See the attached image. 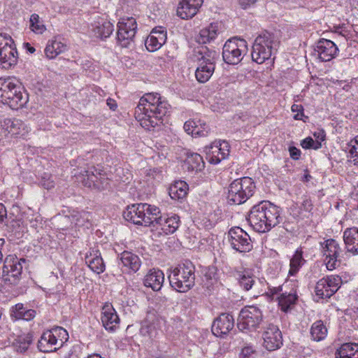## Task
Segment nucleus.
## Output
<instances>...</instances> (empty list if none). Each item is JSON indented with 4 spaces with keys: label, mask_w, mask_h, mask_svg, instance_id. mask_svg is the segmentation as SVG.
Listing matches in <instances>:
<instances>
[{
    "label": "nucleus",
    "mask_w": 358,
    "mask_h": 358,
    "mask_svg": "<svg viewBox=\"0 0 358 358\" xmlns=\"http://www.w3.org/2000/svg\"><path fill=\"white\" fill-rule=\"evenodd\" d=\"M346 151L354 158L355 164H357L356 160L358 157V135L347 143Z\"/></svg>",
    "instance_id": "de8ad7c7"
},
{
    "label": "nucleus",
    "mask_w": 358,
    "mask_h": 358,
    "mask_svg": "<svg viewBox=\"0 0 358 358\" xmlns=\"http://www.w3.org/2000/svg\"><path fill=\"white\" fill-rule=\"evenodd\" d=\"M321 245L327 268L332 271L339 265L343 250L338 242L332 238L326 240Z\"/></svg>",
    "instance_id": "f3484780"
},
{
    "label": "nucleus",
    "mask_w": 358,
    "mask_h": 358,
    "mask_svg": "<svg viewBox=\"0 0 358 358\" xmlns=\"http://www.w3.org/2000/svg\"><path fill=\"white\" fill-rule=\"evenodd\" d=\"M4 124L9 133L20 137H24L30 131V128L23 121L16 118L5 120Z\"/></svg>",
    "instance_id": "2f4dec72"
},
{
    "label": "nucleus",
    "mask_w": 358,
    "mask_h": 358,
    "mask_svg": "<svg viewBox=\"0 0 358 358\" xmlns=\"http://www.w3.org/2000/svg\"><path fill=\"white\" fill-rule=\"evenodd\" d=\"M117 44L122 48H130L134 43L137 23L134 17L122 18L117 23Z\"/></svg>",
    "instance_id": "9b49d317"
},
{
    "label": "nucleus",
    "mask_w": 358,
    "mask_h": 358,
    "mask_svg": "<svg viewBox=\"0 0 358 358\" xmlns=\"http://www.w3.org/2000/svg\"><path fill=\"white\" fill-rule=\"evenodd\" d=\"M229 154V145L228 143L223 141L219 145L215 144L210 146L206 153V159L210 164H217L222 160L226 159Z\"/></svg>",
    "instance_id": "bb28decb"
},
{
    "label": "nucleus",
    "mask_w": 358,
    "mask_h": 358,
    "mask_svg": "<svg viewBox=\"0 0 358 358\" xmlns=\"http://www.w3.org/2000/svg\"><path fill=\"white\" fill-rule=\"evenodd\" d=\"M166 30L163 27H157L150 32L145 41L148 51L155 52L159 50L166 41Z\"/></svg>",
    "instance_id": "5701e85b"
},
{
    "label": "nucleus",
    "mask_w": 358,
    "mask_h": 358,
    "mask_svg": "<svg viewBox=\"0 0 358 358\" xmlns=\"http://www.w3.org/2000/svg\"><path fill=\"white\" fill-rule=\"evenodd\" d=\"M66 50V46L64 43L57 40H52L48 41L45 48V54L47 58L52 59L64 52Z\"/></svg>",
    "instance_id": "ea45409f"
},
{
    "label": "nucleus",
    "mask_w": 358,
    "mask_h": 358,
    "mask_svg": "<svg viewBox=\"0 0 358 358\" xmlns=\"http://www.w3.org/2000/svg\"><path fill=\"white\" fill-rule=\"evenodd\" d=\"M264 346L268 351L279 349L282 345V333L277 325L268 324L263 332Z\"/></svg>",
    "instance_id": "6ab92c4d"
},
{
    "label": "nucleus",
    "mask_w": 358,
    "mask_h": 358,
    "mask_svg": "<svg viewBox=\"0 0 358 358\" xmlns=\"http://www.w3.org/2000/svg\"><path fill=\"white\" fill-rule=\"evenodd\" d=\"M185 164L189 171L199 172L202 171L205 166L203 157L195 152H187Z\"/></svg>",
    "instance_id": "c9c22d12"
},
{
    "label": "nucleus",
    "mask_w": 358,
    "mask_h": 358,
    "mask_svg": "<svg viewBox=\"0 0 358 358\" xmlns=\"http://www.w3.org/2000/svg\"><path fill=\"white\" fill-rule=\"evenodd\" d=\"M357 209H358V203H357Z\"/></svg>",
    "instance_id": "774afa93"
},
{
    "label": "nucleus",
    "mask_w": 358,
    "mask_h": 358,
    "mask_svg": "<svg viewBox=\"0 0 358 358\" xmlns=\"http://www.w3.org/2000/svg\"><path fill=\"white\" fill-rule=\"evenodd\" d=\"M118 266L123 273L132 274L141 268L142 262L140 257L129 251H124L117 257Z\"/></svg>",
    "instance_id": "aec40b11"
},
{
    "label": "nucleus",
    "mask_w": 358,
    "mask_h": 358,
    "mask_svg": "<svg viewBox=\"0 0 358 358\" xmlns=\"http://www.w3.org/2000/svg\"><path fill=\"white\" fill-rule=\"evenodd\" d=\"M343 238L347 251L354 255H358V228L346 229L343 232Z\"/></svg>",
    "instance_id": "7c9ffc66"
},
{
    "label": "nucleus",
    "mask_w": 358,
    "mask_h": 358,
    "mask_svg": "<svg viewBox=\"0 0 358 358\" xmlns=\"http://www.w3.org/2000/svg\"><path fill=\"white\" fill-rule=\"evenodd\" d=\"M257 0H239L241 8L245 10L255 5Z\"/></svg>",
    "instance_id": "4d7b16f0"
},
{
    "label": "nucleus",
    "mask_w": 358,
    "mask_h": 358,
    "mask_svg": "<svg viewBox=\"0 0 358 358\" xmlns=\"http://www.w3.org/2000/svg\"><path fill=\"white\" fill-rule=\"evenodd\" d=\"M297 298L298 296L295 291L280 294V296H278V305L280 310L285 313L288 312L296 303Z\"/></svg>",
    "instance_id": "4c0bfd02"
},
{
    "label": "nucleus",
    "mask_w": 358,
    "mask_h": 358,
    "mask_svg": "<svg viewBox=\"0 0 358 358\" xmlns=\"http://www.w3.org/2000/svg\"><path fill=\"white\" fill-rule=\"evenodd\" d=\"M263 320L262 310L255 306H247L241 309L237 326L241 331H255Z\"/></svg>",
    "instance_id": "9d476101"
},
{
    "label": "nucleus",
    "mask_w": 358,
    "mask_h": 358,
    "mask_svg": "<svg viewBox=\"0 0 358 358\" xmlns=\"http://www.w3.org/2000/svg\"><path fill=\"white\" fill-rule=\"evenodd\" d=\"M314 50L321 61L328 62L336 55L338 49L333 41L321 38L316 43Z\"/></svg>",
    "instance_id": "4be33fe9"
},
{
    "label": "nucleus",
    "mask_w": 358,
    "mask_h": 358,
    "mask_svg": "<svg viewBox=\"0 0 358 358\" xmlns=\"http://www.w3.org/2000/svg\"><path fill=\"white\" fill-rule=\"evenodd\" d=\"M219 27L218 23H210L200 31L196 37V41L200 44H206L214 41L220 33Z\"/></svg>",
    "instance_id": "473e14b6"
},
{
    "label": "nucleus",
    "mask_w": 358,
    "mask_h": 358,
    "mask_svg": "<svg viewBox=\"0 0 358 358\" xmlns=\"http://www.w3.org/2000/svg\"><path fill=\"white\" fill-rule=\"evenodd\" d=\"M164 281V273L157 268L150 269L145 275L143 284L147 287H150L153 291H159Z\"/></svg>",
    "instance_id": "c756f323"
},
{
    "label": "nucleus",
    "mask_w": 358,
    "mask_h": 358,
    "mask_svg": "<svg viewBox=\"0 0 358 358\" xmlns=\"http://www.w3.org/2000/svg\"><path fill=\"white\" fill-rule=\"evenodd\" d=\"M90 214L87 212H76L71 215L72 222H74L76 226H82L84 224V220H87Z\"/></svg>",
    "instance_id": "8fccbe9b"
},
{
    "label": "nucleus",
    "mask_w": 358,
    "mask_h": 358,
    "mask_svg": "<svg viewBox=\"0 0 358 358\" xmlns=\"http://www.w3.org/2000/svg\"><path fill=\"white\" fill-rule=\"evenodd\" d=\"M280 292H282V287L280 286L269 287L268 289V293L273 296L275 294H280Z\"/></svg>",
    "instance_id": "bf43d9fd"
},
{
    "label": "nucleus",
    "mask_w": 358,
    "mask_h": 358,
    "mask_svg": "<svg viewBox=\"0 0 358 358\" xmlns=\"http://www.w3.org/2000/svg\"><path fill=\"white\" fill-rule=\"evenodd\" d=\"M101 319L107 331H114L119 326L120 318L111 304L106 303L103 306Z\"/></svg>",
    "instance_id": "a878e982"
},
{
    "label": "nucleus",
    "mask_w": 358,
    "mask_h": 358,
    "mask_svg": "<svg viewBox=\"0 0 358 358\" xmlns=\"http://www.w3.org/2000/svg\"><path fill=\"white\" fill-rule=\"evenodd\" d=\"M199 66L195 71V76L199 83H206L212 76L215 71V64L198 61Z\"/></svg>",
    "instance_id": "58836bf2"
},
{
    "label": "nucleus",
    "mask_w": 358,
    "mask_h": 358,
    "mask_svg": "<svg viewBox=\"0 0 358 358\" xmlns=\"http://www.w3.org/2000/svg\"><path fill=\"white\" fill-rule=\"evenodd\" d=\"M168 278L173 289L185 293L195 285V266L190 261L185 260L171 270Z\"/></svg>",
    "instance_id": "20e7f679"
},
{
    "label": "nucleus",
    "mask_w": 358,
    "mask_h": 358,
    "mask_svg": "<svg viewBox=\"0 0 358 358\" xmlns=\"http://www.w3.org/2000/svg\"><path fill=\"white\" fill-rule=\"evenodd\" d=\"M227 236L231 247L237 252H248L253 248L250 236L238 227L231 228Z\"/></svg>",
    "instance_id": "dca6fc26"
},
{
    "label": "nucleus",
    "mask_w": 358,
    "mask_h": 358,
    "mask_svg": "<svg viewBox=\"0 0 358 358\" xmlns=\"http://www.w3.org/2000/svg\"><path fill=\"white\" fill-rule=\"evenodd\" d=\"M292 112H296L297 113L294 115V118L297 120H303V117H304L303 114V108L301 105L294 104L292 106Z\"/></svg>",
    "instance_id": "3c124183"
},
{
    "label": "nucleus",
    "mask_w": 358,
    "mask_h": 358,
    "mask_svg": "<svg viewBox=\"0 0 358 358\" xmlns=\"http://www.w3.org/2000/svg\"><path fill=\"white\" fill-rule=\"evenodd\" d=\"M18 53L13 40L0 35V67L8 69L17 64Z\"/></svg>",
    "instance_id": "2eb2a0df"
},
{
    "label": "nucleus",
    "mask_w": 358,
    "mask_h": 358,
    "mask_svg": "<svg viewBox=\"0 0 358 358\" xmlns=\"http://www.w3.org/2000/svg\"><path fill=\"white\" fill-rule=\"evenodd\" d=\"M180 217L177 215L171 217L162 215L161 210L157 216H155L152 227L160 230L165 235L173 234L180 226Z\"/></svg>",
    "instance_id": "a211bd4d"
},
{
    "label": "nucleus",
    "mask_w": 358,
    "mask_h": 358,
    "mask_svg": "<svg viewBox=\"0 0 358 358\" xmlns=\"http://www.w3.org/2000/svg\"><path fill=\"white\" fill-rule=\"evenodd\" d=\"M85 261L89 268L94 273L100 274L105 271V264L99 250L90 248L85 254Z\"/></svg>",
    "instance_id": "c85d7f7f"
},
{
    "label": "nucleus",
    "mask_w": 358,
    "mask_h": 358,
    "mask_svg": "<svg viewBox=\"0 0 358 358\" xmlns=\"http://www.w3.org/2000/svg\"><path fill=\"white\" fill-rule=\"evenodd\" d=\"M162 319L150 314L143 321L140 333L143 336L152 338L157 336Z\"/></svg>",
    "instance_id": "cd10ccee"
},
{
    "label": "nucleus",
    "mask_w": 358,
    "mask_h": 358,
    "mask_svg": "<svg viewBox=\"0 0 358 358\" xmlns=\"http://www.w3.org/2000/svg\"><path fill=\"white\" fill-rule=\"evenodd\" d=\"M203 0H181L177 8V15L182 19L194 17L199 11Z\"/></svg>",
    "instance_id": "393cba45"
},
{
    "label": "nucleus",
    "mask_w": 358,
    "mask_h": 358,
    "mask_svg": "<svg viewBox=\"0 0 358 358\" xmlns=\"http://www.w3.org/2000/svg\"><path fill=\"white\" fill-rule=\"evenodd\" d=\"M314 136L317 138V141H319L320 143L321 141H324L325 139V134L324 131H320L318 133H315Z\"/></svg>",
    "instance_id": "e2e57ef3"
},
{
    "label": "nucleus",
    "mask_w": 358,
    "mask_h": 358,
    "mask_svg": "<svg viewBox=\"0 0 358 358\" xmlns=\"http://www.w3.org/2000/svg\"><path fill=\"white\" fill-rule=\"evenodd\" d=\"M234 327V317L229 313H222L212 324V332L216 336H223L229 333Z\"/></svg>",
    "instance_id": "412c9836"
},
{
    "label": "nucleus",
    "mask_w": 358,
    "mask_h": 358,
    "mask_svg": "<svg viewBox=\"0 0 358 358\" xmlns=\"http://www.w3.org/2000/svg\"><path fill=\"white\" fill-rule=\"evenodd\" d=\"M237 279L240 286L245 291L251 289L255 285L257 280H258L249 271L238 272Z\"/></svg>",
    "instance_id": "79ce46f5"
},
{
    "label": "nucleus",
    "mask_w": 358,
    "mask_h": 358,
    "mask_svg": "<svg viewBox=\"0 0 358 358\" xmlns=\"http://www.w3.org/2000/svg\"><path fill=\"white\" fill-rule=\"evenodd\" d=\"M341 285L342 279L339 275H327L317 281L315 287V292L320 299H327L339 289Z\"/></svg>",
    "instance_id": "4468645a"
},
{
    "label": "nucleus",
    "mask_w": 358,
    "mask_h": 358,
    "mask_svg": "<svg viewBox=\"0 0 358 358\" xmlns=\"http://www.w3.org/2000/svg\"><path fill=\"white\" fill-rule=\"evenodd\" d=\"M30 28L36 34H43L46 28L43 24V22L40 20L38 15L34 13L30 17Z\"/></svg>",
    "instance_id": "49530a36"
},
{
    "label": "nucleus",
    "mask_w": 358,
    "mask_h": 358,
    "mask_svg": "<svg viewBox=\"0 0 358 358\" xmlns=\"http://www.w3.org/2000/svg\"><path fill=\"white\" fill-rule=\"evenodd\" d=\"M68 336L65 329L55 327L43 332L38 342V348L43 352H54L62 346Z\"/></svg>",
    "instance_id": "6e6552de"
},
{
    "label": "nucleus",
    "mask_w": 358,
    "mask_h": 358,
    "mask_svg": "<svg viewBox=\"0 0 358 358\" xmlns=\"http://www.w3.org/2000/svg\"><path fill=\"white\" fill-rule=\"evenodd\" d=\"M354 80H355L354 81L355 83H357L358 84V78H355Z\"/></svg>",
    "instance_id": "338daca9"
},
{
    "label": "nucleus",
    "mask_w": 358,
    "mask_h": 358,
    "mask_svg": "<svg viewBox=\"0 0 358 358\" xmlns=\"http://www.w3.org/2000/svg\"><path fill=\"white\" fill-rule=\"evenodd\" d=\"M114 30L113 24L106 20H101L92 24V31L94 36L104 39L110 36Z\"/></svg>",
    "instance_id": "72a5a7b5"
},
{
    "label": "nucleus",
    "mask_w": 358,
    "mask_h": 358,
    "mask_svg": "<svg viewBox=\"0 0 358 358\" xmlns=\"http://www.w3.org/2000/svg\"><path fill=\"white\" fill-rule=\"evenodd\" d=\"M29 101L28 94L15 78H0V102L13 110L23 108Z\"/></svg>",
    "instance_id": "7ed1b4c3"
},
{
    "label": "nucleus",
    "mask_w": 358,
    "mask_h": 358,
    "mask_svg": "<svg viewBox=\"0 0 358 358\" xmlns=\"http://www.w3.org/2000/svg\"><path fill=\"white\" fill-rule=\"evenodd\" d=\"M189 189L186 182L179 180L171 184L169 188V194L172 199L180 200L186 197Z\"/></svg>",
    "instance_id": "f704fd0d"
},
{
    "label": "nucleus",
    "mask_w": 358,
    "mask_h": 358,
    "mask_svg": "<svg viewBox=\"0 0 358 358\" xmlns=\"http://www.w3.org/2000/svg\"><path fill=\"white\" fill-rule=\"evenodd\" d=\"M159 213V208L147 203L129 205L123 213L124 219L131 223L152 227L155 216Z\"/></svg>",
    "instance_id": "423d86ee"
},
{
    "label": "nucleus",
    "mask_w": 358,
    "mask_h": 358,
    "mask_svg": "<svg viewBox=\"0 0 358 358\" xmlns=\"http://www.w3.org/2000/svg\"><path fill=\"white\" fill-rule=\"evenodd\" d=\"M107 105L110 108V109L115 110L117 108V103L116 101L113 99H107Z\"/></svg>",
    "instance_id": "680f3d73"
},
{
    "label": "nucleus",
    "mask_w": 358,
    "mask_h": 358,
    "mask_svg": "<svg viewBox=\"0 0 358 358\" xmlns=\"http://www.w3.org/2000/svg\"><path fill=\"white\" fill-rule=\"evenodd\" d=\"M26 262L24 258L18 259L15 255H8L3 263V278L11 285H16L22 272V264Z\"/></svg>",
    "instance_id": "ddd939ff"
},
{
    "label": "nucleus",
    "mask_w": 358,
    "mask_h": 358,
    "mask_svg": "<svg viewBox=\"0 0 358 358\" xmlns=\"http://www.w3.org/2000/svg\"><path fill=\"white\" fill-rule=\"evenodd\" d=\"M255 350L252 345H248L244 347L240 354V358H250Z\"/></svg>",
    "instance_id": "603ef678"
},
{
    "label": "nucleus",
    "mask_w": 358,
    "mask_h": 358,
    "mask_svg": "<svg viewBox=\"0 0 358 358\" xmlns=\"http://www.w3.org/2000/svg\"><path fill=\"white\" fill-rule=\"evenodd\" d=\"M256 186L249 177L234 180L229 185L227 194L228 203L239 205L245 202L255 192Z\"/></svg>",
    "instance_id": "0eeeda50"
},
{
    "label": "nucleus",
    "mask_w": 358,
    "mask_h": 358,
    "mask_svg": "<svg viewBox=\"0 0 358 358\" xmlns=\"http://www.w3.org/2000/svg\"><path fill=\"white\" fill-rule=\"evenodd\" d=\"M36 312L32 309H27L23 304L17 303L10 310V317L14 320H31L35 317Z\"/></svg>",
    "instance_id": "e433bc0d"
},
{
    "label": "nucleus",
    "mask_w": 358,
    "mask_h": 358,
    "mask_svg": "<svg viewBox=\"0 0 358 358\" xmlns=\"http://www.w3.org/2000/svg\"><path fill=\"white\" fill-rule=\"evenodd\" d=\"M327 328L322 320L315 321L310 328V336L313 341H320L327 336Z\"/></svg>",
    "instance_id": "37998d69"
},
{
    "label": "nucleus",
    "mask_w": 358,
    "mask_h": 358,
    "mask_svg": "<svg viewBox=\"0 0 358 358\" xmlns=\"http://www.w3.org/2000/svg\"><path fill=\"white\" fill-rule=\"evenodd\" d=\"M280 207L268 201H262L253 206L248 214L250 226L259 233H266L282 220Z\"/></svg>",
    "instance_id": "f03ea898"
},
{
    "label": "nucleus",
    "mask_w": 358,
    "mask_h": 358,
    "mask_svg": "<svg viewBox=\"0 0 358 358\" xmlns=\"http://www.w3.org/2000/svg\"><path fill=\"white\" fill-rule=\"evenodd\" d=\"M311 176L308 173H306L304 174L303 177V180L305 181V182H308L310 178H311Z\"/></svg>",
    "instance_id": "69168bd1"
},
{
    "label": "nucleus",
    "mask_w": 358,
    "mask_h": 358,
    "mask_svg": "<svg viewBox=\"0 0 358 358\" xmlns=\"http://www.w3.org/2000/svg\"><path fill=\"white\" fill-rule=\"evenodd\" d=\"M170 105L158 93H147L135 108L136 120L142 127L150 130L162 123V118L169 112Z\"/></svg>",
    "instance_id": "f257e3e1"
},
{
    "label": "nucleus",
    "mask_w": 358,
    "mask_h": 358,
    "mask_svg": "<svg viewBox=\"0 0 358 358\" xmlns=\"http://www.w3.org/2000/svg\"><path fill=\"white\" fill-rule=\"evenodd\" d=\"M301 207L304 210L307 212H310L313 209V203L311 200L308 197L304 196L303 198Z\"/></svg>",
    "instance_id": "6e6d98bb"
},
{
    "label": "nucleus",
    "mask_w": 358,
    "mask_h": 358,
    "mask_svg": "<svg viewBox=\"0 0 358 358\" xmlns=\"http://www.w3.org/2000/svg\"><path fill=\"white\" fill-rule=\"evenodd\" d=\"M24 46L26 48V50L30 53H34L36 51V49L33 46H31V44L29 43H24Z\"/></svg>",
    "instance_id": "0e129e2a"
},
{
    "label": "nucleus",
    "mask_w": 358,
    "mask_h": 358,
    "mask_svg": "<svg viewBox=\"0 0 358 358\" xmlns=\"http://www.w3.org/2000/svg\"><path fill=\"white\" fill-rule=\"evenodd\" d=\"M47 176V178L45 176L42 178L41 184L44 188L50 189L55 187V182L53 180H50L48 176Z\"/></svg>",
    "instance_id": "5fc2aeb1"
},
{
    "label": "nucleus",
    "mask_w": 358,
    "mask_h": 358,
    "mask_svg": "<svg viewBox=\"0 0 358 358\" xmlns=\"http://www.w3.org/2000/svg\"><path fill=\"white\" fill-rule=\"evenodd\" d=\"M301 145L304 149L318 150L322 147V143L319 141H314L311 137H307L301 141Z\"/></svg>",
    "instance_id": "09e8293b"
},
{
    "label": "nucleus",
    "mask_w": 358,
    "mask_h": 358,
    "mask_svg": "<svg viewBox=\"0 0 358 358\" xmlns=\"http://www.w3.org/2000/svg\"><path fill=\"white\" fill-rule=\"evenodd\" d=\"M336 358H358V345L346 343L336 353Z\"/></svg>",
    "instance_id": "a19ab883"
},
{
    "label": "nucleus",
    "mask_w": 358,
    "mask_h": 358,
    "mask_svg": "<svg viewBox=\"0 0 358 358\" xmlns=\"http://www.w3.org/2000/svg\"><path fill=\"white\" fill-rule=\"evenodd\" d=\"M84 186L102 190L109 185V181L105 172L95 166H91L79 176Z\"/></svg>",
    "instance_id": "f8f14e48"
},
{
    "label": "nucleus",
    "mask_w": 358,
    "mask_h": 358,
    "mask_svg": "<svg viewBox=\"0 0 358 358\" xmlns=\"http://www.w3.org/2000/svg\"><path fill=\"white\" fill-rule=\"evenodd\" d=\"M289 152L290 157L294 160L299 159L301 157V152L299 149L296 148L295 146H289Z\"/></svg>",
    "instance_id": "864d4df0"
},
{
    "label": "nucleus",
    "mask_w": 358,
    "mask_h": 358,
    "mask_svg": "<svg viewBox=\"0 0 358 358\" xmlns=\"http://www.w3.org/2000/svg\"><path fill=\"white\" fill-rule=\"evenodd\" d=\"M280 41L273 33L265 31L255 40L251 53L252 59L257 64H263L271 59L278 52Z\"/></svg>",
    "instance_id": "39448f33"
},
{
    "label": "nucleus",
    "mask_w": 358,
    "mask_h": 358,
    "mask_svg": "<svg viewBox=\"0 0 358 358\" xmlns=\"http://www.w3.org/2000/svg\"><path fill=\"white\" fill-rule=\"evenodd\" d=\"M24 342H21L22 346H20L22 348L21 351H25L29 348V344L31 343V338L29 336H27L26 338H24Z\"/></svg>",
    "instance_id": "052dcab7"
},
{
    "label": "nucleus",
    "mask_w": 358,
    "mask_h": 358,
    "mask_svg": "<svg viewBox=\"0 0 358 358\" xmlns=\"http://www.w3.org/2000/svg\"><path fill=\"white\" fill-rule=\"evenodd\" d=\"M183 127L185 132L196 138L207 136L210 131V129L206 122L199 118H194L186 121Z\"/></svg>",
    "instance_id": "b1692460"
},
{
    "label": "nucleus",
    "mask_w": 358,
    "mask_h": 358,
    "mask_svg": "<svg viewBox=\"0 0 358 358\" xmlns=\"http://www.w3.org/2000/svg\"><path fill=\"white\" fill-rule=\"evenodd\" d=\"M305 262V259L303 258V252L301 250H297L290 259L289 274L290 275H294L299 271Z\"/></svg>",
    "instance_id": "c03bdc74"
},
{
    "label": "nucleus",
    "mask_w": 358,
    "mask_h": 358,
    "mask_svg": "<svg viewBox=\"0 0 358 358\" xmlns=\"http://www.w3.org/2000/svg\"><path fill=\"white\" fill-rule=\"evenodd\" d=\"M7 218V211L4 205L0 203V224Z\"/></svg>",
    "instance_id": "13d9d810"
},
{
    "label": "nucleus",
    "mask_w": 358,
    "mask_h": 358,
    "mask_svg": "<svg viewBox=\"0 0 358 358\" xmlns=\"http://www.w3.org/2000/svg\"><path fill=\"white\" fill-rule=\"evenodd\" d=\"M199 52L201 55V57L198 59V61L203 62L207 64L215 65V61L219 58L218 52L215 50H210L207 47H203Z\"/></svg>",
    "instance_id": "a18cd8bd"
},
{
    "label": "nucleus",
    "mask_w": 358,
    "mask_h": 358,
    "mask_svg": "<svg viewBox=\"0 0 358 358\" xmlns=\"http://www.w3.org/2000/svg\"><path fill=\"white\" fill-rule=\"evenodd\" d=\"M248 52L245 40L234 37L227 40L222 48V58L224 62L231 65L239 64Z\"/></svg>",
    "instance_id": "1a4fd4ad"
}]
</instances>
